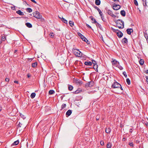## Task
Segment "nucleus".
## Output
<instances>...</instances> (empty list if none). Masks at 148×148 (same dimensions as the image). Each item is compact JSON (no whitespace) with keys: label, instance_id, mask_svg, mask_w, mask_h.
<instances>
[{"label":"nucleus","instance_id":"25","mask_svg":"<svg viewBox=\"0 0 148 148\" xmlns=\"http://www.w3.org/2000/svg\"><path fill=\"white\" fill-rule=\"evenodd\" d=\"M55 93V91L53 90H50L49 91V95H52Z\"/></svg>","mask_w":148,"mask_h":148},{"label":"nucleus","instance_id":"55","mask_svg":"<svg viewBox=\"0 0 148 148\" xmlns=\"http://www.w3.org/2000/svg\"><path fill=\"white\" fill-rule=\"evenodd\" d=\"M75 92L77 93H78V91L77 90L75 91Z\"/></svg>","mask_w":148,"mask_h":148},{"label":"nucleus","instance_id":"56","mask_svg":"<svg viewBox=\"0 0 148 148\" xmlns=\"http://www.w3.org/2000/svg\"><path fill=\"white\" fill-rule=\"evenodd\" d=\"M19 126L21 127V126L20 125V123L19 124H18Z\"/></svg>","mask_w":148,"mask_h":148},{"label":"nucleus","instance_id":"43","mask_svg":"<svg viewBox=\"0 0 148 148\" xmlns=\"http://www.w3.org/2000/svg\"><path fill=\"white\" fill-rule=\"evenodd\" d=\"M100 144L101 145H103L104 144V143L103 141H101L100 142Z\"/></svg>","mask_w":148,"mask_h":148},{"label":"nucleus","instance_id":"17","mask_svg":"<svg viewBox=\"0 0 148 148\" xmlns=\"http://www.w3.org/2000/svg\"><path fill=\"white\" fill-rule=\"evenodd\" d=\"M122 42L123 43H125V44L127 43V39L125 38H124L122 40Z\"/></svg>","mask_w":148,"mask_h":148},{"label":"nucleus","instance_id":"29","mask_svg":"<svg viewBox=\"0 0 148 148\" xmlns=\"http://www.w3.org/2000/svg\"><path fill=\"white\" fill-rule=\"evenodd\" d=\"M70 25L72 27L74 25V23L71 21H70L69 22Z\"/></svg>","mask_w":148,"mask_h":148},{"label":"nucleus","instance_id":"58","mask_svg":"<svg viewBox=\"0 0 148 148\" xmlns=\"http://www.w3.org/2000/svg\"><path fill=\"white\" fill-rule=\"evenodd\" d=\"M143 2H145L146 1V0H143Z\"/></svg>","mask_w":148,"mask_h":148},{"label":"nucleus","instance_id":"48","mask_svg":"<svg viewBox=\"0 0 148 148\" xmlns=\"http://www.w3.org/2000/svg\"><path fill=\"white\" fill-rule=\"evenodd\" d=\"M92 63L94 65L95 63V61L93 60L92 61Z\"/></svg>","mask_w":148,"mask_h":148},{"label":"nucleus","instance_id":"51","mask_svg":"<svg viewBox=\"0 0 148 148\" xmlns=\"http://www.w3.org/2000/svg\"><path fill=\"white\" fill-rule=\"evenodd\" d=\"M119 88H120L121 89V90H123V89L121 87V86H120V87H119Z\"/></svg>","mask_w":148,"mask_h":148},{"label":"nucleus","instance_id":"14","mask_svg":"<svg viewBox=\"0 0 148 148\" xmlns=\"http://www.w3.org/2000/svg\"><path fill=\"white\" fill-rule=\"evenodd\" d=\"M132 31L133 30L131 29H127V33L129 35L131 34V32H132Z\"/></svg>","mask_w":148,"mask_h":148},{"label":"nucleus","instance_id":"53","mask_svg":"<svg viewBox=\"0 0 148 148\" xmlns=\"http://www.w3.org/2000/svg\"><path fill=\"white\" fill-rule=\"evenodd\" d=\"M2 110V107L1 106H0V112L1 111V110Z\"/></svg>","mask_w":148,"mask_h":148},{"label":"nucleus","instance_id":"44","mask_svg":"<svg viewBox=\"0 0 148 148\" xmlns=\"http://www.w3.org/2000/svg\"><path fill=\"white\" fill-rule=\"evenodd\" d=\"M5 81H6V82H9V79L8 78H6L5 79Z\"/></svg>","mask_w":148,"mask_h":148},{"label":"nucleus","instance_id":"13","mask_svg":"<svg viewBox=\"0 0 148 148\" xmlns=\"http://www.w3.org/2000/svg\"><path fill=\"white\" fill-rule=\"evenodd\" d=\"M16 13L20 15H24V13L20 10H18L16 12Z\"/></svg>","mask_w":148,"mask_h":148},{"label":"nucleus","instance_id":"59","mask_svg":"<svg viewBox=\"0 0 148 148\" xmlns=\"http://www.w3.org/2000/svg\"><path fill=\"white\" fill-rule=\"evenodd\" d=\"M1 43V40H0V44Z\"/></svg>","mask_w":148,"mask_h":148},{"label":"nucleus","instance_id":"1","mask_svg":"<svg viewBox=\"0 0 148 148\" xmlns=\"http://www.w3.org/2000/svg\"><path fill=\"white\" fill-rule=\"evenodd\" d=\"M116 26L119 29L124 28V22L121 20H118L116 22Z\"/></svg>","mask_w":148,"mask_h":148},{"label":"nucleus","instance_id":"24","mask_svg":"<svg viewBox=\"0 0 148 148\" xmlns=\"http://www.w3.org/2000/svg\"><path fill=\"white\" fill-rule=\"evenodd\" d=\"M112 146V143L110 142L108 143L107 146V148H111Z\"/></svg>","mask_w":148,"mask_h":148},{"label":"nucleus","instance_id":"39","mask_svg":"<svg viewBox=\"0 0 148 148\" xmlns=\"http://www.w3.org/2000/svg\"><path fill=\"white\" fill-rule=\"evenodd\" d=\"M66 106V104L64 103L62 105V109L65 107Z\"/></svg>","mask_w":148,"mask_h":148},{"label":"nucleus","instance_id":"10","mask_svg":"<svg viewBox=\"0 0 148 148\" xmlns=\"http://www.w3.org/2000/svg\"><path fill=\"white\" fill-rule=\"evenodd\" d=\"M77 34L82 39V40L85 42H86V40H87V39L84 36H83L80 33H78Z\"/></svg>","mask_w":148,"mask_h":148},{"label":"nucleus","instance_id":"54","mask_svg":"<svg viewBox=\"0 0 148 148\" xmlns=\"http://www.w3.org/2000/svg\"><path fill=\"white\" fill-rule=\"evenodd\" d=\"M146 73H148V70H147V71H146Z\"/></svg>","mask_w":148,"mask_h":148},{"label":"nucleus","instance_id":"3","mask_svg":"<svg viewBox=\"0 0 148 148\" xmlns=\"http://www.w3.org/2000/svg\"><path fill=\"white\" fill-rule=\"evenodd\" d=\"M73 51L75 55L77 57H81L82 56V53L77 49L73 48Z\"/></svg>","mask_w":148,"mask_h":148},{"label":"nucleus","instance_id":"16","mask_svg":"<svg viewBox=\"0 0 148 148\" xmlns=\"http://www.w3.org/2000/svg\"><path fill=\"white\" fill-rule=\"evenodd\" d=\"M105 131L106 133H109L111 132V130L109 127L106 128Z\"/></svg>","mask_w":148,"mask_h":148},{"label":"nucleus","instance_id":"12","mask_svg":"<svg viewBox=\"0 0 148 148\" xmlns=\"http://www.w3.org/2000/svg\"><path fill=\"white\" fill-rule=\"evenodd\" d=\"M74 82L77 85H81L82 84V82L79 79H75L74 80Z\"/></svg>","mask_w":148,"mask_h":148},{"label":"nucleus","instance_id":"33","mask_svg":"<svg viewBox=\"0 0 148 148\" xmlns=\"http://www.w3.org/2000/svg\"><path fill=\"white\" fill-rule=\"evenodd\" d=\"M134 2L135 5L136 6H138V3L136 0H134Z\"/></svg>","mask_w":148,"mask_h":148},{"label":"nucleus","instance_id":"18","mask_svg":"<svg viewBox=\"0 0 148 148\" xmlns=\"http://www.w3.org/2000/svg\"><path fill=\"white\" fill-rule=\"evenodd\" d=\"M120 13L123 16H125V12L124 10H122L121 11Z\"/></svg>","mask_w":148,"mask_h":148},{"label":"nucleus","instance_id":"62","mask_svg":"<svg viewBox=\"0 0 148 148\" xmlns=\"http://www.w3.org/2000/svg\"><path fill=\"white\" fill-rule=\"evenodd\" d=\"M147 120H148V119H147Z\"/></svg>","mask_w":148,"mask_h":148},{"label":"nucleus","instance_id":"35","mask_svg":"<svg viewBox=\"0 0 148 148\" xmlns=\"http://www.w3.org/2000/svg\"><path fill=\"white\" fill-rule=\"evenodd\" d=\"M62 20L63 22L65 23H67V21L63 18H62Z\"/></svg>","mask_w":148,"mask_h":148},{"label":"nucleus","instance_id":"57","mask_svg":"<svg viewBox=\"0 0 148 148\" xmlns=\"http://www.w3.org/2000/svg\"><path fill=\"white\" fill-rule=\"evenodd\" d=\"M61 19V20L62 19V18H63L62 17L61 18V17H59Z\"/></svg>","mask_w":148,"mask_h":148},{"label":"nucleus","instance_id":"34","mask_svg":"<svg viewBox=\"0 0 148 148\" xmlns=\"http://www.w3.org/2000/svg\"><path fill=\"white\" fill-rule=\"evenodd\" d=\"M126 82L128 85L130 84V80L128 78L126 79Z\"/></svg>","mask_w":148,"mask_h":148},{"label":"nucleus","instance_id":"38","mask_svg":"<svg viewBox=\"0 0 148 148\" xmlns=\"http://www.w3.org/2000/svg\"><path fill=\"white\" fill-rule=\"evenodd\" d=\"M123 75H124V76L126 78L127 77V75L126 74V73L124 71L123 73Z\"/></svg>","mask_w":148,"mask_h":148},{"label":"nucleus","instance_id":"47","mask_svg":"<svg viewBox=\"0 0 148 148\" xmlns=\"http://www.w3.org/2000/svg\"><path fill=\"white\" fill-rule=\"evenodd\" d=\"M86 26H87L88 28H91V27H90L89 25H88V24H86Z\"/></svg>","mask_w":148,"mask_h":148},{"label":"nucleus","instance_id":"27","mask_svg":"<svg viewBox=\"0 0 148 148\" xmlns=\"http://www.w3.org/2000/svg\"><path fill=\"white\" fill-rule=\"evenodd\" d=\"M139 62L141 65H143L144 63V60L143 59H140L139 61Z\"/></svg>","mask_w":148,"mask_h":148},{"label":"nucleus","instance_id":"22","mask_svg":"<svg viewBox=\"0 0 148 148\" xmlns=\"http://www.w3.org/2000/svg\"><path fill=\"white\" fill-rule=\"evenodd\" d=\"M89 18L93 21V22H92V23H96V21L95 19L94 18H93L92 16H90Z\"/></svg>","mask_w":148,"mask_h":148},{"label":"nucleus","instance_id":"45","mask_svg":"<svg viewBox=\"0 0 148 148\" xmlns=\"http://www.w3.org/2000/svg\"><path fill=\"white\" fill-rule=\"evenodd\" d=\"M146 81L147 83L148 84V76L146 77Z\"/></svg>","mask_w":148,"mask_h":148},{"label":"nucleus","instance_id":"60","mask_svg":"<svg viewBox=\"0 0 148 148\" xmlns=\"http://www.w3.org/2000/svg\"><path fill=\"white\" fill-rule=\"evenodd\" d=\"M27 77H30V76L29 75H27Z\"/></svg>","mask_w":148,"mask_h":148},{"label":"nucleus","instance_id":"37","mask_svg":"<svg viewBox=\"0 0 148 148\" xmlns=\"http://www.w3.org/2000/svg\"><path fill=\"white\" fill-rule=\"evenodd\" d=\"M73 89V87L71 86L70 85L69 86V89L70 90H71Z\"/></svg>","mask_w":148,"mask_h":148},{"label":"nucleus","instance_id":"5","mask_svg":"<svg viewBox=\"0 0 148 148\" xmlns=\"http://www.w3.org/2000/svg\"><path fill=\"white\" fill-rule=\"evenodd\" d=\"M121 86V85L117 82H114L112 85V87L113 88H118Z\"/></svg>","mask_w":148,"mask_h":148},{"label":"nucleus","instance_id":"8","mask_svg":"<svg viewBox=\"0 0 148 148\" xmlns=\"http://www.w3.org/2000/svg\"><path fill=\"white\" fill-rule=\"evenodd\" d=\"M107 12L108 14H109L112 17H116V16L113 14L111 10H108L107 11Z\"/></svg>","mask_w":148,"mask_h":148},{"label":"nucleus","instance_id":"20","mask_svg":"<svg viewBox=\"0 0 148 148\" xmlns=\"http://www.w3.org/2000/svg\"><path fill=\"white\" fill-rule=\"evenodd\" d=\"M25 25L27 27H28L29 28L32 27V25H31V24L29 23H26L25 24Z\"/></svg>","mask_w":148,"mask_h":148},{"label":"nucleus","instance_id":"50","mask_svg":"<svg viewBox=\"0 0 148 148\" xmlns=\"http://www.w3.org/2000/svg\"><path fill=\"white\" fill-rule=\"evenodd\" d=\"M86 43H87V44H89V42H88V40L87 39V40H86Z\"/></svg>","mask_w":148,"mask_h":148},{"label":"nucleus","instance_id":"9","mask_svg":"<svg viewBox=\"0 0 148 148\" xmlns=\"http://www.w3.org/2000/svg\"><path fill=\"white\" fill-rule=\"evenodd\" d=\"M95 8L98 11L99 13L101 16V18L102 20H103V14L102 12L97 7H95Z\"/></svg>","mask_w":148,"mask_h":148},{"label":"nucleus","instance_id":"46","mask_svg":"<svg viewBox=\"0 0 148 148\" xmlns=\"http://www.w3.org/2000/svg\"><path fill=\"white\" fill-rule=\"evenodd\" d=\"M31 0L32 1V2H33V3H36V2L34 0Z\"/></svg>","mask_w":148,"mask_h":148},{"label":"nucleus","instance_id":"49","mask_svg":"<svg viewBox=\"0 0 148 148\" xmlns=\"http://www.w3.org/2000/svg\"><path fill=\"white\" fill-rule=\"evenodd\" d=\"M14 83H16V84H18V82L17 81H15L14 82Z\"/></svg>","mask_w":148,"mask_h":148},{"label":"nucleus","instance_id":"30","mask_svg":"<svg viewBox=\"0 0 148 148\" xmlns=\"http://www.w3.org/2000/svg\"><path fill=\"white\" fill-rule=\"evenodd\" d=\"M27 11L28 12H32V10L30 8H28L27 9Z\"/></svg>","mask_w":148,"mask_h":148},{"label":"nucleus","instance_id":"31","mask_svg":"<svg viewBox=\"0 0 148 148\" xmlns=\"http://www.w3.org/2000/svg\"><path fill=\"white\" fill-rule=\"evenodd\" d=\"M95 23L96 24V25L97 27H99L101 29V25H100L99 23H97V22H96V23Z\"/></svg>","mask_w":148,"mask_h":148},{"label":"nucleus","instance_id":"36","mask_svg":"<svg viewBox=\"0 0 148 148\" xmlns=\"http://www.w3.org/2000/svg\"><path fill=\"white\" fill-rule=\"evenodd\" d=\"M93 68L95 69H97V65L96 64H95L93 65Z\"/></svg>","mask_w":148,"mask_h":148},{"label":"nucleus","instance_id":"61","mask_svg":"<svg viewBox=\"0 0 148 148\" xmlns=\"http://www.w3.org/2000/svg\"><path fill=\"white\" fill-rule=\"evenodd\" d=\"M17 51L16 50H15V52H16Z\"/></svg>","mask_w":148,"mask_h":148},{"label":"nucleus","instance_id":"42","mask_svg":"<svg viewBox=\"0 0 148 148\" xmlns=\"http://www.w3.org/2000/svg\"><path fill=\"white\" fill-rule=\"evenodd\" d=\"M143 6H145L147 5L146 1H145V2H143Z\"/></svg>","mask_w":148,"mask_h":148},{"label":"nucleus","instance_id":"19","mask_svg":"<svg viewBox=\"0 0 148 148\" xmlns=\"http://www.w3.org/2000/svg\"><path fill=\"white\" fill-rule=\"evenodd\" d=\"M37 65V63L36 62H35L32 64V66L33 68L36 67Z\"/></svg>","mask_w":148,"mask_h":148},{"label":"nucleus","instance_id":"28","mask_svg":"<svg viewBox=\"0 0 148 148\" xmlns=\"http://www.w3.org/2000/svg\"><path fill=\"white\" fill-rule=\"evenodd\" d=\"M36 96V94L35 93H32L31 95V97L32 98H34Z\"/></svg>","mask_w":148,"mask_h":148},{"label":"nucleus","instance_id":"26","mask_svg":"<svg viewBox=\"0 0 148 148\" xmlns=\"http://www.w3.org/2000/svg\"><path fill=\"white\" fill-rule=\"evenodd\" d=\"M19 143V141L18 140L15 141L12 145H17Z\"/></svg>","mask_w":148,"mask_h":148},{"label":"nucleus","instance_id":"6","mask_svg":"<svg viewBox=\"0 0 148 148\" xmlns=\"http://www.w3.org/2000/svg\"><path fill=\"white\" fill-rule=\"evenodd\" d=\"M34 16L38 19L42 18V16L40 14L39 12L36 11L34 13Z\"/></svg>","mask_w":148,"mask_h":148},{"label":"nucleus","instance_id":"7","mask_svg":"<svg viewBox=\"0 0 148 148\" xmlns=\"http://www.w3.org/2000/svg\"><path fill=\"white\" fill-rule=\"evenodd\" d=\"M121 8V6L119 5L114 4L113 5V8L115 10H118Z\"/></svg>","mask_w":148,"mask_h":148},{"label":"nucleus","instance_id":"41","mask_svg":"<svg viewBox=\"0 0 148 148\" xmlns=\"http://www.w3.org/2000/svg\"><path fill=\"white\" fill-rule=\"evenodd\" d=\"M129 145L130 146L133 147L134 146L133 144V143L132 142H129Z\"/></svg>","mask_w":148,"mask_h":148},{"label":"nucleus","instance_id":"4","mask_svg":"<svg viewBox=\"0 0 148 148\" xmlns=\"http://www.w3.org/2000/svg\"><path fill=\"white\" fill-rule=\"evenodd\" d=\"M113 31L116 32V34L117 36L121 38L123 36V34L119 30L116 29H113Z\"/></svg>","mask_w":148,"mask_h":148},{"label":"nucleus","instance_id":"40","mask_svg":"<svg viewBox=\"0 0 148 148\" xmlns=\"http://www.w3.org/2000/svg\"><path fill=\"white\" fill-rule=\"evenodd\" d=\"M6 38L5 36H2L1 40L2 41H4L5 40Z\"/></svg>","mask_w":148,"mask_h":148},{"label":"nucleus","instance_id":"2","mask_svg":"<svg viewBox=\"0 0 148 148\" xmlns=\"http://www.w3.org/2000/svg\"><path fill=\"white\" fill-rule=\"evenodd\" d=\"M112 63L113 66H115L118 68L120 70L123 69V67L120 66L119 62L114 60L112 61Z\"/></svg>","mask_w":148,"mask_h":148},{"label":"nucleus","instance_id":"21","mask_svg":"<svg viewBox=\"0 0 148 148\" xmlns=\"http://www.w3.org/2000/svg\"><path fill=\"white\" fill-rule=\"evenodd\" d=\"M92 64V63L91 62H85V64L86 65H88L90 66H91Z\"/></svg>","mask_w":148,"mask_h":148},{"label":"nucleus","instance_id":"11","mask_svg":"<svg viewBox=\"0 0 148 148\" xmlns=\"http://www.w3.org/2000/svg\"><path fill=\"white\" fill-rule=\"evenodd\" d=\"M94 84V82L93 81H90L88 82V83L86 84V87H92L93 86Z\"/></svg>","mask_w":148,"mask_h":148},{"label":"nucleus","instance_id":"32","mask_svg":"<svg viewBox=\"0 0 148 148\" xmlns=\"http://www.w3.org/2000/svg\"><path fill=\"white\" fill-rule=\"evenodd\" d=\"M49 36L51 38H53L54 37V34L53 33H50L49 34Z\"/></svg>","mask_w":148,"mask_h":148},{"label":"nucleus","instance_id":"15","mask_svg":"<svg viewBox=\"0 0 148 148\" xmlns=\"http://www.w3.org/2000/svg\"><path fill=\"white\" fill-rule=\"evenodd\" d=\"M72 113V111L71 110H68V111L66 112V114L68 116H69Z\"/></svg>","mask_w":148,"mask_h":148},{"label":"nucleus","instance_id":"52","mask_svg":"<svg viewBox=\"0 0 148 148\" xmlns=\"http://www.w3.org/2000/svg\"><path fill=\"white\" fill-rule=\"evenodd\" d=\"M113 1H118L119 0H112Z\"/></svg>","mask_w":148,"mask_h":148},{"label":"nucleus","instance_id":"23","mask_svg":"<svg viewBox=\"0 0 148 148\" xmlns=\"http://www.w3.org/2000/svg\"><path fill=\"white\" fill-rule=\"evenodd\" d=\"M95 3L96 5H99L100 4V0H96Z\"/></svg>","mask_w":148,"mask_h":148}]
</instances>
